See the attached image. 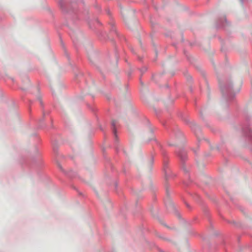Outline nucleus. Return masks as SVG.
<instances>
[{"mask_svg":"<svg viewBox=\"0 0 252 252\" xmlns=\"http://www.w3.org/2000/svg\"><path fill=\"white\" fill-rule=\"evenodd\" d=\"M62 3H63V1H62V0H60L59 1V4L60 5V6H61L62 7L63 6Z\"/></svg>","mask_w":252,"mask_h":252,"instance_id":"nucleus-6","label":"nucleus"},{"mask_svg":"<svg viewBox=\"0 0 252 252\" xmlns=\"http://www.w3.org/2000/svg\"><path fill=\"white\" fill-rule=\"evenodd\" d=\"M242 3H243V0H240Z\"/></svg>","mask_w":252,"mask_h":252,"instance_id":"nucleus-8","label":"nucleus"},{"mask_svg":"<svg viewBox=\"0 0 252 252\" xmlns=\"http://www.w3.org/2000/svg\"><path fill=\"white\" fill-rule=\"evenodd\" d=\"M116 122L115 121H113L111 123V125L112 126V129H113V132L115 136L116 140H117V136L116 134Z\"/></svg>","mask_w":252,"mask_h":252,"instance_id":"nucleus-4","label":"nucleus"},{"mask_svg":"<svg viewBox=\"0 0 252 252\" xmlns=\"http://www.w3.org/2000/svg\"><path fill=\"white\" fill-rule=\"evenodd\" d=\"M177 154L178 156L182 160H184L186 158V153L183 150H181L178 152Z\"/></svg>","mask_w":252,"mask_h":252,"instance_id":"nucleus-3","label":"nucleus"},{"mask_svg":"<svg viewBox=\"0 0 252 252\" xmlns=\"http://www.w3.org/2000/svg\"><path fill=\"white\" fill-rule=\"evenodd\" d=\"M220 90L223 95H227L230 99H232L234 96V94L232 92V86L231 85H227L220 86Z\"/></svg>","mask_w":252,"mask_h":252,"instance_id":"nucleus-1","label":"nucleus"},{"mask_svg":"<svg viewBox=\"0 0 252 252\" xmlns=\"http://www.w3.org/2000/svg\"><path fill=\"white\" fill-rule=\"evenodd\" d=\"M146 70H147V68H146V67H144V68H143V71H145Z\"/></svg>","mask_w":252,"mask_h":252,"instance_id":"nucleus-7","label":"nucleus"},{"mask_svg":"<svg viewBox=\"0 0 252 252\" xmlns=\"http://www.w3.org/2000/svg\"><path fill=\"white\" fill-rule=\"evenodd\" d=\"M166 168H167V165H166V164L165 163V164H164V170H165V173H166V172H167V171H166Z\"/></svg>","mask_w":252,"mask_h":252,"instance_id":"nucleus-5","label":"nucleus"},{"mask_svg":"<svg viewBox=\"0 0 252 252\" xmlns=\"http://www.w3.org/2000/svg\"><path fill=\"white\" fill-rule=\"evenodd\" d=\"M243 131L246 136L252 140V130L248 126L243 127Z\"/></svg>","mask_w":252,"mask_h":252,"instance_id":"nucleus-2","label":"nucleus"}]
</instances>
